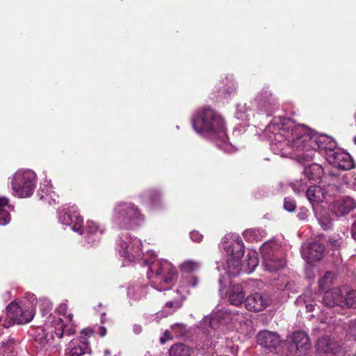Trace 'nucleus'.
Returning a JSON list of instances; mask_svg holds the SVG:
<instances>
[{"mask_svg": "<svg viewBox=\"0 0 356 356\" xmlns=\"http://www.w3.org/2000/svg\"><path fill=\"white\" fill-rule=\"evenodd\" d=\"M274 135V140L281 148L282 154L291 153L299 161L309 162L316 151L325 154L332 166L344 170L353 168L350 155L337 146L336 143L325 135L313 134L303 125H297L286 118H274L266 128ZM277 145V143H275Z\"/></svg>", "mask_w": 356, "mask_h": 356, "instance_id": "f257e3e1", "label": "nucleus"}, {"mask_svg": "<svg viewBox=\"0 0 356 356\" xmlns=\"http://www.w3.org/2000/svg\"><path fill=\"white\" fill-rule=\"evenodd\" d=\"M195 131L215 142L216 146L226 152H232L222 118L211 108L204 107L194 113L192 119Z\"/></svg>", "mask_w": 356, "mask_h": 356, "instance_id": "f03ea898", "label": "nucleus"}, {"mask_svg": "<svg viewBox=\"0 0 356 356\" xmlns=\"http://www.w3.org/2000/svg\"><path fill=\"white\" fill-rule=\"evenodd\" d=\"M69 323H64L61 318L50 315L46 323V327L41 330L35 337V340L46 350L57 351L60 348L58 342L55 339L54 334L57 338L61 339L65 335H71L75 332V325L73 323V316L69 314L65 317Z\"/></svg>", "mask_w": 356, "mask_h": 356, "instance_id": "7ed1b4c3", "label": "nucleus"}, {"mask_svg": "<svg viewBox=\"0 0 356 356\" xmlns=\"http://www.w3.org/2000/svg\"><path fill=\"white\" fill-rule=\"evenodd\" d=\"M112 219L116 227L127 229L143 224L145 216L138 206L131 202H121L115 206Z\"/></svg>", "mask_w": 356, "mask_h": 356, "instance_id": "20e7f679", "label": "nucleus"}, {"mask_svg": "<svg viewBox=\"0 0 356 356\" xmlns=\"http://www.w3.org/2000/svg\"><path fill=\"white\" fill-rule=\"evenodd\" d=\"M149 273L147 276L152 280V287L161 291L170 289L175 274V268L166 260L155 259L147 261Z\"/></svg>", "mask_w": 356, "mask_h": 356, "instance_id": "39448f33", "label": "nucleus"}, {"mask_svg": "<svg viewBox=\"0 0 356 356\" xmlns=\"http://www.w3.org/2000/svg\"><path fill=\"white\" fill-rule=\"evenodd\" d=\"M341 187V184L339 177L330 174L325 177V184L323 186L309 187L306 191V196L312 205L327 202L328 197L335 196L340 193Z\"/></svg>", "mask_w": 356, "mask_h": 356, "instance_id": "423d86ee", "label": "nucleus"}, {"mask_svg": "<svg viewBox=\"0 0 356 356\" xmlns=\"http://www.w3.org/2000/svg\"><path fill=\"white\" fill-rule=\"evenodd\" d=\"M12 194L19 198L31 196L35 187L36 175L31 170L17 171L10 178Z\"/></svg>", "mask_w": 356, "mask_h": 356, "instance_id": "0eeeda50", "label": "nucleus"}, {"mask_svg": "<svg viewBox=\"0 0 356 356\" xmlns=\"http://www.w3.org/2000/svg\"><path fill=\"white\" fill-rule=\"evenodd\" d=\"M117 245L120 255L130 262L139 259L142 256L140 240L132 238L128 232L121 234Z\"/></svg>", "mask_w": 356, "mask_h": 356, "instance_id": "6e6552de", "label": "nucleus"}, {"mask_svg": "<svg viewBox=\"0 0 356 356\" xmlns=\"http://www.w3.org/2000/svg\"><path fill=\"white\" fill-rule=\"evenodd\" d=\"M34 314L33 308L22 309L18 304L11 302L6 307V316H0V325L7 328L15 323H27L33 319Z\"/></svg>", "mask_w": 356, "mask_h": 356, "instance_id": "1a4fd4ad", "label": "nucleus"}, {"mask_svg": "<svg viewBox=\"0 0 356 356\" xmlns=\"http://www.w3.org/2000/svg\"><path fill=\"white\" fill-rule=\"evenodd\" d=\"M58 219L63 225H72L74 232H79L82 228L83 218L78 214L75 205L68 206L60 211Z\"/></svg>", "mask_w": 356, "mask_h": 356, "instance_id": "9d476101", "label": "nucleus"}, {"mask_svg": "<svg viewBox=\"0 0 356 356\" xmlns=\"http://www.w3.org/2000/svg\"><path fill=\"white\" fill-rule=\"evenodd\" d=\"M253 103L259 111L266 113L267 115H270L279 106L277 99L267 90L260 92Z\"/></svg>", "mask_w": 356, "mask_h": 356, "instance_id": "9b49d317", "label": "nucleus"}, {"mask_svg": "<svg viewBox=\"0 0 356 356\" xmlns=\"http://www.w3.org/2000/svg\"><path fill=\"white\" fill-rule=\"evenodd\" d=\"M78 232L81 235H84L88 243L94 245L96 242L99 241L104 233V228L92 220H88L84 229L81 228Z\"/></svg>", "mask_w": 356, "mask_h": 356, "instance_id": "f8f14e48", "label": "nucleus"}, {"mask_svg": "<svg viewBox=\"0 0 356 356\" xmlns=\"http://www.w3.org/2000/svg\"><path fill=\"white\" fill-rule=\"evenodd\" d=\"M234 243H229L225 240V236L222 241V246L226 252L232 257L231 259H240L244 254V245L242 239L236 234L231 235Z\"/></svg>", "mask_w": 356, "mask_h": 356, "instance_id": "ddd939ff", "label": "nucleus"}, {"mask_svg": "<svg viewBox=\"0 0 356 356\" xmlns=\"http://www.w3.org/2000/svg\"><path fill=\"white\" fill-rule=\"evenodd\" d=\"M270 303L267 295L254 293L245 300V306L249 311L260 312L264 310Z\"/></svg>", "mask_w": 356, "mask_h": 356, "instance_id": "4468645a", "label": "nucleus"}, {"mask_svg": "<svg viewBox=\"0 0 356 356\" xmlns=\"http://www.w3.org/2000/svg\"><path fill=\"white\" fill-rule=\"evenodd\" d=\"M89 351V342L83 337L73 339L65 348V356H82Z\"/></svg>", "mask_w": 356, "mask_h": 356, "instance_id": "2eb2a0df", "label": "nucleus"}, {"mask_svg": "<svg viewBox=\"0 0 356 356\" xmlns=\"http://www.w3.org/2000/svg\"><path fill=\"white\" fill-rule=\"evenodd\" d=\"M257 340L259 345L270 351L278 347L281 343L279 334L268 330L260 331L257 335Z\"/></svg>", "mask_w": 356, "mask_h": 356, "instance_id": "dca6fc26", "label": "nucleus"}, {"mask_svg": "<svg viewBox=\"0 0 356 356\" xmlns=\"http://www.w3.org/2000/svg\"><path fill=\"white\" fill-rule=\"evenodd\" d=\"M325 247L319 242L309 243L306 248H302L301 254L302 257L309 263L318 261L323 257Z\"/></svg>", "mask_w": 356, "mask_h": 356, "instance_id": "f3484780", "label": "nucleus"}, {"mask_svg": "<svg viewBox=\"0 0 356 356\" xmlns=\"http://www.w3.org/2000/svg\"><path fill=\"white\" fill-rule=\"evenodd\" d=\"M330 210L337 216H343L349 213L355 207L354 200L350 197L339 199L330 204Z\"/></svg>", "mask_w": 356, "mask_h": 356, "instance_id": "a211bd4d", "label": "nucleus"}, {"mask_svg": "<svg viewBox=\"0 0 356 356\" xmlns=\"http://www.w3.org/2000/svg\"><path fill=\"white\" fill-rule=\"evenodd\" d=\"M267 248L268 245L266 244H264L261 246L264 264L266 269L269 271H276L283 268L285 265V260L282 258L281 254L277 252L276 254H273L270 255L268 252H266Z\"/></svg>", "mask_w": 356, "mask_h": 356, "instance_id": "6ab92c4d", "label": "nucleus"}, {"mask_svg": "<svg viewBox=\"0 0 356 356\" xmlns=\"http://www.w3.org/2000/svg\"><path fill=\"white\" fill-rule=\"evenodd\" d=\"M323 302L328 307H339L343 308V289L340 288H335L326 291L323 298Z\"/></svg>", "mask_w": 356, "mask_h": 356, "instance_id": "aec40b11", "label": "nucleus"}, {"mask_svg": "<svg viewBox=\"0 0 356 356\" xmlns=\"http://www.w3.org/2000/svg\"><path fill=\"white\" fill-rule=\"evenodd\" d=\"M339 348L338 344L327 337L318 339L316 343L317 353L321 356L335 355Z\"/></svg>", "mask_w": 356, "mask_h": 356, "instance_id": "412c9836", "label": "nucleus"}, {"mask_svg": "<svg viewBox=\"0 0 356 356\" xmlns=\"http://www.w3.org/2000/svg\"><path fill=\"white\" fill-rule=\"evenodd\" d=\"M292 344L296 346V351L304 353L310 348L311 343L308 335L302 331L295 332L291 335Z\"/></svg>", "mask_w": 356, "mask_h": 356, "instance_id": "4be33fe9", "label": "nucleus"}, {"mask_svg": "<svg viewBox=\"0 0 356 356\" xmlns=\"http://www.w3.org/2000/svg\"><path fill=\"white\" fill-rule=\"evenodd\" d=\"M139 197L143 204L149 206L151 209L158 207L161 205V195L156 190H147L143 192Z\"/></svg>", "mask_w": 356, "mask_h": 356, "instance_id": "5701e85b", "label": "nucleus"}, {"mask_svg": "<svg viewBox=\"0 0 356 356\" xmlns=\"http://www.w3.org/2000/svg\"><path fill=\"white\" fill-rule=\"evenodd\" d=\"M45 184L43 187H40L38 192V195L40 200H42L49 204H56L58 203L57 196L55 193L51 190V180H45Z\"/></svg>", "mask_w": 356, "mask_h": 356, "instance_id": "b1692460", "label": "nucleus"}, {"mask_svg": "<svg viewBox=\"0 0 356 356\" xmlns=\"http://www.w3.org/2000/svg\"><path fill=\"white\" fill-rule=\"evenodd\" d=\"M13 209L8 198L0 196V225H7L10 220V211Z\"/></svg>", "mask_w": 356, "mask_h": 356, "instance_id": "393cba45", "label": "nucleus"}, {"mask_svg": "<svg viewBox=\"0 0 356 356\" xmlns=\"http://www.w3.org/2000/svg\"><path fill=\"white\" fill-rule=\"evenodd\" d=\"M229 301L232 305L238 306L244 300L245 294L241 284H233L228 292Z\"/></svg>", "mask_w": 356, "mask_h": 356, "instance_id": "a878e982", "label": "nucleus"}, {"mask_svg": "<svg viewBox=\"0 0 356 356\" xmlns=\"http://www.w3.org/2000/svg\"><path fill=\"white\" fill-rule=\"evenodd\" d=\"M16 344L13 339H6L0 343V356H16Z\"/></svg>", "mask_w": 356, "mask_h": 356, "instance_id": "bb28decb", "label": "nucleus"}, {"mask_svg": "<svg viewBox=\"0 0 356 356\" xmlns=\"http://www.w3.org/2000/svg\"><path fill=\"white\" fill-rule=\"evenodd\" d=\"M323 172L321 165L316 163H312L305 168V175L310 180H316L318 179Z\"/></svg>", "mask_w": 356, "mask_h": 356, "instance_id": "cd10ccee", "label": "nucleus"}, {"mask_svg": "<svg viewBox=\"0 0 356 356\" xmlns=\"http://www.w3.org/2000/svg\"><path fill=\"white\" fill-rule=\"evenodd\" d=\"M227 83L225 85L224 83L222 87H220V89L218 91L217 97H226L230 95H232L236 88V83L234 82L232 80H228L226 79Z\"/></svg>", "mask_w": 356, "mask_h": 356, "instance_id": "c85d7f7f", "label": "nucleus"}, {"mask_svg": "<svg viewBox=\"0 0 356 356\" xmlns=\"http://www.w3.org/2000/svg\"><path fill=\"white\" fill-rule=\"evenodd\" d=\"M220 323H223L221 312L205 317L202 322L205 328L209 327L212 329H216L217 325Z\"/></svg>", "mask_w": 356, "mask_h": 356, "instance_id": "c756f323", "label": "nucleus"}, {"mask_svg": "<svg viewBox=\"0 0 356 356\" xmlns=\"http://www.w3.org/2000/svg\"><path fill=\"white\" fill-rule=\"evenodd\" d=\"M298 302H303L305 305V307L307 312H313L314 310L315 305L312 304L314 302L313 294L311 290H307L305 291L302 296H300L298 299Z\"/></svg>", "mask_w": 356, "mask_h": 356, "instance_id": "7c9ffc66", "label": "nucleus"}, {"mask_svg": "<svg viewBox=\"0 0 356 356\" xmlns=\"http://www.w3.org/2000/svg\"><path fill=\"white\" fill-rule=\"evenodd\" d=\"M189 352L188 347L182 343L173 345L169 350L170 356H188Z\"/></svg>", "mask_w": 356, "mask_h": 356, "instance_id": "2f4dec72", "label": "nucleus"}, {"mask_svg": "<svg viewBox=\"0 0 356 356\" xmlns=\"http://www.w3.org/2000/svg\"><path fill=\"white\" fill-rule=\"evenodd\" d=\"M343 291V307H356V291L351 290L347 291L346 289Z\"/></svg>", "mask_w": 356, "mask_h": 356, "instance_id": "473e14b6", "label": "nucleus"}, {"mask_svg": "<svg viewBox=\"0 0 356 356\" xmlns=\"http://www.w3.org/2000/svg\"><path fill=\"white\" fill-rule=\"evenodd\" d=\"M335 278V274L332 272L327 271L325 273L323 277H322L318 280V288L319 290L323 291L330 286L332 284L333 280Z\"/></svg>", "mask_w": 356, "mask_h": 356, "instance_id": "72a5a7b5", "label": "nucleus"}, {"mask_svg": "<svg viewBox=\"0 0 356 356\" xmlns=\"http://www.w3.org/2000/svg\"><path fill=\"white\" fill-rule=\"evenodd\" d=\"M241 270L239 259H230L227 261V271L229 276L238 275Z\"/></svg>", "mask_w": 356, "mask_h": 356, "instance_id": "f704fd0d", "label": "nucleus"}, {"mask_svg": "<svg viewBox=\"0 0 356 356\" xmlns=\"http://www.w3.org/2000/svg\"><path fill=\"white\" fill-rule=\"evenodd\" d=\"M247 265L248 273H252L259 264L257 253L254 251H249L247 254Z\"/></svg>", "mask_w": 356, "mask_h": 356, "instance_id": "c9c22d12", "label": "nucleus"}, {"mask_svg": "<svg viewBox=\"0 0 356 356\" xmlns=\"http://www.w3.org/2000/svg\"><path fill=\"white\" fill-rule=\"evenodd\" d=\"M250 111L246 104H238L235 115L238 120H246L249 117Z\"/></svg>", "mask_w": 356, "mask_h": 356, "instance_id": "e433bc0d", "label": "nucleus"}, {"mask_svg": "<svg viewBox=\"0 0 356 356\" xmlns=\"http://www.w3.org/2000/svg\"><path fill=\"white\" fill-rule=\"evenodd\" d=\"M200 268V264L194 261L188 260L184 262L180 266V269L182 272L191 273Z\"/></svg>", "mask_w": 356, "mask_h": 356, "instance_id": "4c0bfd02", "label": "nucleus"}, {"mask_svg": "<svg viewBox=\"0 0 356 356\" xmlns=\"http://www.w3.org/2000/svg\"><path fill=\"white\" fill-rule=\"evenodd\" d=\"M38 303L42 315L47 314L52 309V304L49 300L46 298H40L38 301Z\"/></svg>", "mask_w": 356, "mask_h": 356, "instance_id": "58836bf2", "label": "nucleus"}, {"mask_svg": "<svg viewBox=\"0 0 356 356\" xmlns=\"http://www.w3.org/2000/svg\"><path fill=\"white\" fill-rule=\"evenodd\" d=\"M147 288H149L148 286H145V288H140V286H136V288L135 287H133V288H129L128 289V295L131 297V299L133 300H139L141 298L142 296H144L143 295H142V293L138 296V292H139V291H144V289H147Z\"/></svg>", "mask_w": 356, "mask_h": 356, "instance_id": "ea45409f", "label": "nucleus"}, {"mask_svg": "<svg viewBox=\"0 0 356 356\" xmlns=\"http://www.w3.org/2000/svg\"><path fill=\"white\" fill-rule=\"evenodd\" d=\"M181 304L179 301H168L165 305V309L167 314H172L181 307Z\"/></svg>", "mask_w": 356, "mask_h": 356, "instance_id": "a19ab883", "label": "nucleus"}, {"mask_svg": "<svg viewBox=\"0 0 356 356\" xmlns=\"http://www.w3.org/2000/svg\"><path fill=\"white\" fill-rule=\"evenodd\" d=\"M284 208L289 212L295 211L296 208L295 200L290 197H286L284 200Z\"/></svg>", "mask_w": 356, "mask_h": 356, "instance_id": "79ce46f5", "label": "nucleus"}, {"mask_svg": "<svg viewBox=\"0 0 356 356\" xmlns=\"http://www.w3.org/2000/svg\"><path fill=\"white\" fill-rule=\"evenodd\" d=\"M243 236L247 241H253L254 240H257V231L253 229H247L244 231L243 233Z\"/></svg>", "mask_w": 356, "mask_h": 356, "instance_id": "37998d69", "label": "nucleus"}, {"mask_svg": "<svg viewBox=\"0 0 356 356\" xmlns=\"http://www.w3.org/2000/svg\"><path fill=\"white\" fill-rule=\"evenodd\" d=\"M318 221L323 229H330L332 226V222L328 217H326L325 218H318Z\"/></svg>", "mask_w": 356, "mask_h": 356, "instance_id": "c03bdc74", "label": "nucleus"}, {"mask_svg": "<svg viewBox=\"0 0 356 356\" xmlns=\"http://www.w3.org/2000/svg\"><path fill=\"white\" fill-rule=\"evenodd\" d=\"M190 237L192 241L195 242H200L202 241L203 236L198 232L193 231L191 232Z\"/></svg>", "mask_w": 356, "mask_h": 356, "instance_id": "a18cd8bd", "label": "nucleus"}, {"mask_svg": "<svg viewBox=\"0 0 356 356\" xmlns=\"http://www.w3.org/2000/svg\"><path fill=\"white\" fill-rule=\"evenodd\" d=\"M235 321H236V324L239 323L241 325H242V323L245 324L246 322L248 321L246 318H245L243 315H241L238 313H236Z\"/></svg>", "mask_w": 356, "mask_h": 356, "instance_id": "49530a36", "label": "nucleus"}, {"mask_svg": "<svg viewBox=\"0 0 356 356\" xmlns=\"http://www.w3.org/2000/svg\"><path fill=\"white\" fill-rule=\"evenodd\" d=\"M346 184L349 188H353L354 191H356V177H351L346 182Z\"/></svg>", "mask_w": 356, "mask_h": 356, "instance_id": "de8ad7c7", "label": "nucleus"}, {"mask_svg": "<svg viewBox=\"0 0 356 356\" xmlns=\"http://www.w3.org/2000/svg\"><path fill=\"white\" fill-rule=\"evenodd\" d=\"M305 188H306V186L304 185L303 184H302L301 182L300 183L298 186H296V184H294L293 187V191L297 193L304 192L305 190Z\"/></svg>", "mask_w": 356, "mask_h": 356, "instance_id": "09e8293b", "label": "nucleus"}, {"mask_svg": "<svg viewBox=\"0 0 356 356\" xmlns=\"http://www.w3.org/2000/svg\"><path fill=\"white\" fill-rule=\"evenodd\" d=\"M92 333L93 332L90 328H86L81 331V337H83L88 340L87 337H89L91 335H92Z\"/></svg>", "mask_w": 356, "mask_h": 356, "instance_id": "8fccbe9b", "label": "nucleus"}, {"mask_svg": "<svg viewBox=\"0 0 356 356\" xmlns=\"http://www.w3.org/2000/svg\"><path fill=\"white\" fill-rule=\"evenodd\" d=\"M298 217L300 220H305L307 217V210L305 209H301L300 212L298 213Z\"/></svg>", "mask_w": 356, "mask_h": 356, "instance_id": "3c124183", "label": "nucleus"}, {"mask_svg": "<svg viewBox=\"0 0 356 356\" xmlns=\"http://www.w3.org/2000/svg\"><path fill=\"white\" fill-rule=\"evenodd\" d=\"M67 305L65 303H61L58 308V312L60 314L65 315V312H67Z\"/></svg>", "mask_w": 356, "mask_h": 356, "instance_id": "603ef678", "label": "nucleus"}, {"mask_svg": "<svg viewBox=\"0 0 356 356\" xmlns=\"http://www.w3.org/2000/svg\"><path fill=\"white\" fill-rule=\"evenodd\" d=\"M26 298L30 301V305H31V307H33L34 305L35 302V303L38 302V300H36V298L34 294H28Z\"/></svg>", "mask_w": 356, "mask_h": 356, "instance_id": "864d4df0", "label": "nucleus"}, {"mask_svg": "<svg viewBox=\"0 0 356 356\" xmlns=\"http://www.w3.org/2000/svg\"><path fill=\"white\" fill-rule=\"evenodd\" d=\"M134 332L137 334H140L142 332V327L139 325H134Z\"/></svg>", "mask_w": 356, "mask_h": 356, "instance_id": "5fc2aeb1", "label": "nucleus"}, {"mask_svg": "<svg viewBox=\"0 0 356 356\" xmlns=\"http://www.w3.org/2000/svg\"><path fill=\"white\" fill-rule=\"evenodd\" d=\"M351 233L353 238L356 240V221L353 225Z\"/></svg>", "mask_w": 356, "mask_h": 356, "instance_id": "6e6d98bb", "label": "nucleus"}, {"mask_svg": "<svg viewBox=\"0 0 356 356\" xmlns=\"http://www.w3.org/2000/svg\"><path fill=\"white\" fill-rule=\"evenodd\" d=\"M99 334L102 336V337H104L106 334V330L104 327H100L99 328Z\"/></svg>", "mask_w": 356, "mask_h": 356, "instance_id": "4d7b16f0", "label": "nucleus"}, {"mask_svg": "<svg viewBox=\"0 0 356 356\" xmlns=\"http://www.w3.org/2000/svg\"><path fill=\"white\" fill-rule=\"evenodd\" d=\"M163 337H165L167 340H169V339H172V337H171V335H170V332H169V331H168V330H165V332H164V334H163Z\"/></svg>", "mask_w": 356, "mask_h": 356, "instance_id": "13d9d810", "label": "nucleus"}, {"mask_svg": "<svg viewBox=\"0 0 356 356\" xmlns=\"http://www.w3.org/2000/svg\"><path fill=\"white\" fill-rule=\"evenodd\" d=\"M191 282H191V285H192L193 286H197V283H198V279H197V277H193V278L191 279Z\"/></svg>", "mask_w": 356, "mask_h": 356, "instance_id": "bf43d9fd", "label": "nucleus"}, {"mask_svg": "<svg viewBox=\"0 0 356 356\" xmlns=\"http://www.w3.org/2000/svg\"><path fill=\"white\" fill-rule=\"evenodd\" d=\"M219 284H220V292L222 293L223 291V286H222V278L219 279Z\"/></svg>", "mask_w": 356, "mask_h": 356, "instance_id": "052dcab7", "label": "nucleus"}, {"mask_svg": "<svg viewBox=\"0 0 356 356\" xmlns=\"http://www.w3.org/2000/svg\"><path fill=\"white\" fill-rule=\"evenodd\" d=\"M166 341H167V339L163 337L160 338V342L162 344H164L166 342Z\"/></svg>", "mask_w": 356, "mask_h": 356, "instance_id": "680f3d73", "label": "nucleus"}, {"mask_svg": "<svg viewBox=\"0 0 356 356\" xmlns=\"http://www.w3.org/2000/svg\"><path fill=\"white\" fill-rule=\"evenodd\" d=\"M105 353H106V354H108H108H110V353H109V351H108V350H106V351H105Z\"/></svg>", "mask_w": 356, "mask_h": 356, "instance_id": "e2e57ef3", "label": "nucleus"}, {"mask_svg": "<svg viewBox=\"0 0 356 356\" xmlns=\"http://www.w3.org/2000/svg\"><path fill=\"white\" fill-rule=\"evenodd\" d=\"M354 143L356 145V136L354 138Z\"/></svg>", "mask_w": 356, "mask_h": 356, "instance_id": "0e129e2a", "label": "nucleus"}, {"mask_svg": "<svg viewBox=\"0 0 356 356\" xmlns=\"http://www.w3.org/2000/svg\"><path fill=\"white\" fill-rule=\"evenodd\" d=\"M188 356H190V355H188Z\"/></svg>", "mask_w": 356, "mask_h": 356, "instance_id": "69168bd1", "label": "nucleus"}]
</instances>
